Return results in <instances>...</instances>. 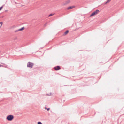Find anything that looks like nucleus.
Segmentation results:
<instances>
[{
	"label": "nucleus",
	"instance_id": "nucleus-1",
	"mask_svg": "<svg viewBox=\"0 0 124 124\" xmlns=\"http://www.w3.org/2000/svg\"><path fill=\"white\" fill-rule=\"evenodd\" d=\"M14 118L13 116L10 115L8 116L6 119L9 121H11Z\"/></svg>",
	"mask_w": 124,
	"mask_h": 124
},
{
	"label": "nucleus",
	"instance_id": "nucleus-2",
	"mask_svg": "<svg viewBox=\"0 0 124 124\" xmlns=\"http://www.w3.org/2000/svg\"><path fill=\"white\" fill-rule=\"evenodd\" d=\"M33 65L34 64L33 63L29 62L27 64V67H28L30 68H32Z\"/></svg>",
	"mask_w": 124,
	"mask_h": 124
},
{
	"label": "nucleus",
	"instance_id": "nucleus-3",
	"mask_svg": "<svg viewBox=\"0 0 124 124\" xmlns=\"http://www.w3.org/2000/svg\"><path fill=\"white\" fill-rule=\"evenodd\" d=\"M99 10H97L94 12L92 13V14L90 15V17L92 16L96 15L99 12Z\"/></svg>",
	"mask_w": 124,
	"mask_h": 124
},
{
	"label": "nucleus",
	"instance_id": "nucleus-4",
	"mask_svg": "<svg viewBox=\"0 0 124 124\" xmlns=\"http://www.w3.org/2000/svg\"><path fill=\"white\" fill-rule=\"evenodd\" d=\"M24 29V27H22L20 29H19L15 31H14V32H16L19 31H22V30H23Z\"/></svg>",
	"mask_w": 124,
	"mask_h": 124
},
{
	"label": "nucleus",
	"instance_id": "nucleus-5",
	"mask_svg": "<svg viewBox=\"0 0 124 124\" xmlns=\"http://www.w3.org/2000/svg\"><path fill=\"white\" fill-rule=\"evenodd\" d=\"M54 69L56 70H57L61 69V68L59 66H57L54 67Z\"/></svg>",
	"mask_w": 124,
	"mask_h": 124
},
{
	"label": "nucleus",
	"instance_id": "nucleus-6",
	"mask_svg": "<svg viewBox=\"0 0 124 124\" xmlns=\"http://www.w3.org/2000/svg\"><path fill=\"white\" fill-rule=\"evenodd\" d=\"M70 2V0H68L66 2H65V3H63L62 4V5H65L69 3Z\"/></svg>",
	"mask_w": 124,
	"mask_h": 124
},
{
	"label": "nucleus",
	"instance_id": "nucleus-7",
	"mask_svg": "<svg viewBox=\"0 0 124 124\" xmlns=\"http://www.w3.org/2000/svg\"><path fill=\"white\" fill-rule=\"evenodd\" d=\"M74 8H75V6H70L67 8V9H71Z\"/></svg>",
	"mask_w": 124,
	"mask_h": 124
},
{
	"label": "nucleus",
	"instance_id": "nucleus-8",
	"mask_svg": "<svg viewBox=\"0 0 124 124\" xmlns=\"http://www.w3.org/2000/svg\"><path fill=\"white\" fill-rule=\"evenodd\" d=\"M69 31L68 30H67L65 32H64L63 34V36H65L69 32Z\"/></svg>",
	"mask_w": 124,
	"mask_h": 124
},
{
	"label": "nucleus",
	"instance_id": "nucleus-9",
	"mask_svg": "<svg viewBox=\"0 0 124 124\" xmlns=\"http://www.w3.org/2000/svg\"><path fill=\"white\" fill-rule=\"evenodd\" d=\"M2 23H3L2 22H0V28L1 27Z\"/></svg>",
	"mask_w": 124,
	"mask_h": 124
},
{
	"label": "nucleus",
	"instance_id": "nucleus-10",
	"mask_svg": "<svg viewBox=\"0 0 124 124\" xmlns=\"http://www.w3.org/2000/svg\"><path fill=\"white\" fill-rule=\"evenodd\" d=\"M54 15V14H50L49 16H48L49 17H50V16H53V15Z\"/></svg>",
	"mask_w": 124,
	"mask_h": 124
},
{
	"label": "nucleus",
	"instance_id": "nucleus-11",
	"mask_svg": "<svg viewBox=\"0 0 124 124\" xmlns=\"http://www.w3.org/2000/svg\"><path fill=\"white\" fill-rule=\"evenodd\" d=\"M38 124H42L41 122H39L38 123Z\"/></svg>",
	"mask_w": 124,
	"mask_h": 124
},
{
	"label": "nucleus",
	"instance_id": "nucleus-12",
	"mask_svg": "<svg viewBox=\"0 0 124 124\" xmlns=\"http://www.w3.org/2000/svg\"><path fill=\"white\" fill-rule=\"evenodd\" d=\"M3 5L2 6L0 7V10H1V9L3 8Z\"/></svg>",
	"mask_w": 124,
	"mask_h": 124
},
{
	"label": "nucleus",
	"instance_id": "nucleus-13",
	"mask_svg": "<svg viewBox=\"0 0 124 124\" xmlns=\"http://www.w3.org/2000/svg\"><path fill=\"white\" fill-rule=\"evenodd\" d=\"M52 93H50V94L49 93H48V94H47V95H51V94Z\"/></svg>",
	"mask_w": 124,
	"mask_h": 124
},
{
	"label": "nucleus",
	"instance_id": "nucleus-14",
	"mask_svg": "<svg viewBox=\"0 0 124 124\" xmlns=\"http://www.w3.org/2000/svg\"><path fill=\"white\" fill-rule=\"evenodd\" d=\"M50 108H47V111H48L50 110Z\"/></svg>",
	"mask_w": 124,
	"mask_h": 124
},
{
	"label": "nucleus",
	"instance_id": "nucleus-15",
	"mask_svg": "<svg viewBox=\"0 0 124 124\" xmlns=\"http://www.w3.org/2000/svg\"><path fill=\"white\" fill-rule=\"evenodd\" d=\"M47 24V23H46L44 25V26H46Z\"/></svg>",
	"mask_w": 124,
	"mask_h": 124
},
{
	"label": "nucleus",
	"instance_id": "nucleus-16",
	"mask_svg": "<svg viewBox=\"0 0 124 124\" xmlns=\"http://www.w3.org/2000/svg\"><path fill=\"white\" fill-rule=\"evenodd\" d=\"M111 0H107V2H110L111 1Z\"/></svg>",
	"mask_w": 124,
	"mask_h": 124
},
{
	"label": "nucleus",
	"instance_id": "nucleus-17",
	"mask_svg": "<svg viewBox=\"0 0 124 124\" xmlns=\"http://www.w3.org/2000/svg\"><path fill=\"white\" fill-rule=\"evenodd\" d=\"M108 2H107V1L105 3V4H106L107 3H108Z\"/></svg>",
	"mask_w": 124,
	"mask_h": 124
},
{
	"label": "nucleus",
	"instance_id": "nucleus-18",
	"mask_svg": "<svg viewBox=\"0 0 124 124\" xmlns=\"http://www.w3.org/2000/svg\"><path fill=\"white\" fill-rule=\"evenodd\" d=\"M2 66V67H3V66L1 65L0 64V67H1V66Z\"/></svg>",
	"mask_w": 124,
	"mask_h": 124
},
{
	"label": "nucleus",
	"instance_id": "nucleus-19",
	"mask_svg": "<svg viewBox=\"0 0 124 124\" xmlns=\"http://www.w3.org/2000/svg\"><path fill=\"white\" fill-rule=\"evenodd\" d=\"M47 109V108L46 107H45V109Z\"/></svg>",
	"mask_w": 124,
	"mask_h": 124
}]
</instances>
